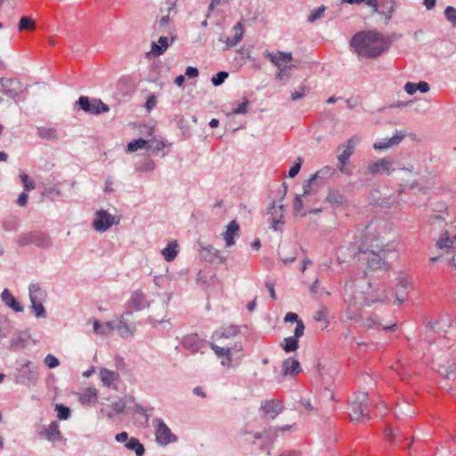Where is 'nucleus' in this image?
<instances>
[{"label":"nucleus","instance_id":"obj_31","mask_svg":"<svg viewBox=\"0 0 456 456\" xmlns=\"http://www.w3.org/2000/svg\"><path fill=\"white\" fill-rule=\"evenodd\" d=\"M326 201L329 202L332 207L338 208L342 206L345 201V196L337 190H330L326 197Z\"/></svg>","mask_w":456,"mask_h":456},{"label":"nucleus","instance_id":"obj_25","mask_svg":"<svg viewBox=\"0 0 456 456\" xmlns=\"http://www.w3.org/2000/svg\"><path fill=\"white\" fill-rule=\"evenodd\" d=\"M116 328V322L110 321L102 324L97 320H93V330L95 334L109 336Z\"/></svg>","mask_w":456,"mask_h":456},{"label":"nucleus","instance_id":"obj_48","mask_svg":"<svg viewBox=\"0 0 456 456\" xmlns=\"http://www.w3.org/2000/svg\"><path fill=\"white\" fill-rule=\"evenodd\" d=\"M2 226L7 232L16 231L19 227V221L17 218L6 219L3 222Z\"/></svg>","mask_w":456,"mask_h":456},{"label":"nucleus","instance_id":"obj_6","mask_svg":"<svg viewBox=\"0 0 456 456\" xmlns=\"http://www.w3.org/2000/svg\"><path fill=\"white\" fill-rule=\"evenodd\" d=\"M151 315L149 319L154 323H163L164 328L169 329L171 324L168 321H165L164 318L167 314V298L165 296H159L157 300L151 302Z\"/></svg>","mask_w":456,"mask_h":456},{"label":"nucleus","instance_id":"obj_33","mask_svg":"<svg viewBox=\"0 0 456 456\" xmlns=\"http://www.w3.org/2000/svg\"><path fill=\"white\" fill-rule=\"evenodd\" d=\"M97 398V390L94 387H87L79 394L78 400L82 404L89 405Z\"/></svg>","mask_w":456,"mask_h":456},{"label":"nucleus","instance_id":"obj_56","mask_svg":"<svg viewBox=\"0 0 456 456\" xmlns=\"http://www.w3.org/2000/svg\"><path fill=\"white\" fill-rule=\"evenodd\" d=\"M44 363L50 369L56 368L60 365L59 360L53 354H47L44 359Z\"/></svg>","mask_w":456,"mask_h":456},{"label":"nucleus","instance_id":"obj_3","mask_svg":"<svg viewBox=\"0 0 456 456\" xmlns=\"http://www.w3.org/2000/svg\"><path fill=\"white\" fill-rule=\"evenodd\" d=\"M368 401V394L365 392H358L349 399L348 403L352 410V420L360 422L364 418H366L367 419H370L369 412L367 411Z\"/></svg>","mask_w":456,"mask_h":456},{"label":"nucleus","instance_id":"obj_44","mask_svg":"<svg viewBox=\"0 0 456 456\" xmlns=\"http://www.w3.org/2000/svg\"><path fill=\"white\" fill-rule=\"evenodd\" d=\"M361 325L367 329H375L376 327L381 325V322L379 318L377 315H374L366 319H362Z\"/></svg>","mask_w":456,"mask_h":456},{"label":"nucleus","instance_id":"obj_19","mask_svg":"<svg viewBox=\"0 0 456 456\" xmlns=\"http://www.w3.org/2000/svg\"><path fill=\"white\" fill-rule=\"evenodd\" d=\"M146 306L151 307V304L147 301L143 293L139 290L133 292L130 300L127 303V311H141Z\"/></svg>","mask_w":456,"mask_h":456},{"label":"nucleus","instance_id":"obj_28","mask_svg":"<svg viewBox=\"0 0 456 456\" xmlns=\"http://www.w3.org/2000/svg\"><path fill=\"white\" fill-rule=\"evenodd\" d=\"M239 334V328L235 325H231L228 328L216 330L212 335V339L220 340L222 338H230L236 337Z\"/></svg>","mask_w":456,"mask_h":456},{"label":"nucleus","instance_id":"obj_51","mask_svg":"<svg viewBox=\"0 0 456 456\" xmlns=\"http://www.w3.org/2000/svg\"><path fill=\"white\" fill-rule=\"evenodd\" d=\"M20 178L21 183H23V187L25 191H31L36 188V183L33 181L29 180V177L25 173H21L20 175Z\"/></svg>","mask_w":456,"mask_h":456},{"label":"nucleus","instance_id":"obj_24","mask_svg":"<svg viewBox=\"0 0 456 456\" xmlns=\"http://www.w3.org/2000/svg\"><path fill=\"white\" fill-rule=\"evenodd\" d=\"M239 230V224L235 220L230 222L227 225L226 232L223 233L226 247H232L235 244L234 237L238 235Z\"/></svg>","mask_w":456,"mask_h":456},{"label":"nucleus","instance_id":"obj_18","mask_svg":"<svg viewBox=\"0 0 456 456\" xmlns=\"http://www.w3.org/2000/svg\"><path fill=\"white\" fill-rule=\"evenodd\" d=\"M405 137V133L403 131H396L391 138H383L379 142H374L373 148L377 151H384L393 146L398 145Z\"/></svg>","mask_w":456,"mask_h":456},{"label":"nucleus","instance_id":"obj_7","mask_svg":"<svg viewBox=\"0 0 456 456\" xmlns=\"http://www.w3.org/2000/svg\"><path fill=\"white\" fill-rule=\"evenodd\" d=\"M37 368L32 365L30 361H26L20 370V373L15 376V382L27 387H31L37 383Z\"/></svg>","mask_w":456,"mask_h":456},{"label":"nucleus","instance_id":"obj_8","mask_svg":"<svg viewBox=\"0 0 456 456\" xmlns=\"http://www.w3.org/2000/svg\"><path fill=\"white\" fill-rule=\"evenodd\" d=\"M77 105L85 112L93 115H99L110 110L109 106L103 103L100 99L90 100L87 96H80L77 102Z\"/></svg>","mask_w":456,"mask_h":456},{"label":"nucleus","instance_id":"obj_2","mask_svg":"<svg viewBox=\"0 0 456 456\" xmlns=\"http://www.w3.org/2000/svg\"><path fill=\"white\" fill-rule=\"evenodd\" d=\"M347 256L357 257L358 261L366 262L367 267L370 270H387L384 260L385 251L380 250L378 245L368 246L363 242L357 247H341L338 250V260L345 261Z\"/></svg>","mask_w":456,"mask_h":456},{"label":"nucleus","instance_id":"obj_40","mask_svg":"<svg viewBox=\"0 0 456 456\" xmlns=\"http://www.w3.org/2000/svg\"><path fill=\"white\" fill-rule=\"evenodd\" d=\"M336 173V170L330 167H324L323 168L318 170L315 174L312 175L313 179H325L330 177L332 175Z\"/></svg>","mask_w":456,"mask_h":456},{"label":"nucleus","instance_id":"obj_57","mask_svg":"<svg viewBox=\"0 0 456 456\" xmlns=\"http://www.w3.org/2000/svg\"><path fill=\"white\" fill-rule=\"evenodd\" d=\"M325 10H326V7L322 5L319 8H317L316 10L313 11L307 19L308 21L311 23L314 22L316 20H318L319 18L322 17V15L325 12Z\"/></svg>","mask_w":456,"mask_h":456},{"label":"nucleus","instance_id":"obj_10","mask_svg":"<svg viewBox=\"0 0 456 456\" xmlns=\"http://www.w3.org/2000/svg\"><path fill=\"white\" fill-rule=\"evenodd\" d=\"M360 142V139L357 136H352L349 138L345 144H342L338 151H342L341 153L338 156V160L339 162L338 169L340 172L345 173V165L348 162L349 158L353 155L356 145Z\"/></svg>","mask_w":456,"mask_h":456},{"label":"nucleus","instance_id":"obj_62","mask_svg":"<svg viewBox=\"0 0 456 456\" xmlns=\"http://www.w3.org/2000/svg\"><path fill=\"white\" fill-rule=\"evenodd\" d=\"M314 181L315 180L313 179V176L311 175V177L308 180L304 182V184H303L304 191H303L302 196H306L311 192L312 184Z\"/></svg>","mask_w":456,"mask_h":456},{"label":"nucleus","instance_id":"obj_50","mask_svg":"<svg viewBox=\"0 0 456 456\" xmlns=\"http://www.w3.org/2000/svg\"><path fill=\"white\" fill-rule=\"evenodd\" d=\"M444 16L452 26L456 27V8L452 6H447L444 10Z\"/></svg>","mask_w":456,"mask_h":456},{"label":"nucleus","instance_id":"obj_11","mask_svg":"<svg viewBox=\"0 0 456 456\" xmlns=\"http://www.w3.org/2000/svg\"><path fill=\"white\" fill-rule=\"evenodd\" d=\"M2 93L7 97L15 100L24 90L21 82L15 78H0Z\"/></svg>","mask_w":456,"mask_h":456},{"label":"nucleus","instance_id":"obj_5","mask_svg":"<svg viewBox=\"0 0 456 456\" xmlns=\"http://www.w3.org/2000/svg\"><path fill=\"white\" fill-rule=\"evenodd\" d=\"M17 243L20 247L34 244L39 248H49L52 246V239L45 232L34 231L20 234L17 237Z\"/></svg>","mask_w":456,"mask_h":456},{"label":"nucleus","instance_id":"obj_34","mask_svg":"<svg viewBox=\"0 0 456 456\" xmlns=\"http://www.w3.org/2000/svg\"><path fill=\"white\" fill-rule=\"evenodd\" d=\"M178 244L175 240L169 241L166 248L161 250V254L167 262L173 261L178 254Z\"/></svg>","mask_w":456,"mask_h":456},{"label":"nucleus","instance_id":"obj_43","mask_svg":"<svg viewBox=\"0 0 456 456\" xmlns=\"http://www.w3.org/2000/svg\"><path fill=\"white\" fill-rule=\"evenodd\" d=\"M166 147V142L162 140H149L148 144L146 146L148 151H152L154 152H159L162 151Z\"/></svg>","mask_w":456,"mask_h":456},{"label":"nucleus","instance_id":"obj_13","mask_svg":"<svg viewBox=\"0 0 456 456\" xmlns=\"http://www.w3.org/2000/svg\"><path fill=\"white\" fill-rule=\"evenodd\" d=\"M200 256L201 260L211 264H222L226 260V256L212 245L204 246L200 243Z\"/></svg>","mask_w":456,"mask_h":456},{"label":"nucleus","instance_id":"obj_64","mask_svg":"<svg viewBox=\"0 0 456 456\" xmlns=\"http://www.w3.org/2000/svg\"><path fill=\"white\" fill-rule=\"evenodd\" d=\"M416 90L425 94L430 90V86L428 82L419 81V83H416Z\"/></svg>","mask_w":456,"mask_h":456},{"label":"nucleus","instance_id":"obj_1","mask_svg":"<svg viewBox=\"0 0 456 456\" xmlns=\"http://www.w3.org/2000/svg\"><path fill=\"white\" fill-rule=\"evenodd\" d=\"M351 46L362 58H377L389 46V41L375 30L362 31L354 35Z\"/></svg>","mask_w":456,"mask_h":456},{"label":"nucleus","instance_id":"obj_23","mask_svg":"<svg viewBox=\"0 0 456 456\" xmlns=\"http://www.w3.org/2000/svg\"><path fill=\"white\" fill-rule=\"evenodd\" d=\"M1 299L4 305L15 313H22L24 311L20 303L12 295L8 289H4L1 293Z\"/></svg>","mask_w":456,"mask_h":456},{"label":"nucleus","instance_id":"obj_49","mask_svg":"<svg viewBox=\"0 0 456 456\" xmlns=\"http://www.w3.org/2000/svg\"><path fill=\"white\" fill-rule=\"evenodd\" d=\"M229 73L226 71H219L211 78V82L215 86H221L224 80L228 77Z\"/></svg>","mask_w":456,"mask_h":456},{"label":"nucleus","instance_id":"obj_16","mask_svg":"<svg viewBox=\"0 0 456 456\" xmlns=\"http://www.w3.org/2000/svg\"><path fill=\"white\" fill-rule=\"evenodd\" d=\"M131 312L126 311L124 315L121 316L119 321L116 322L115 330L118 332L120 337L126 338L132 337L136 330V324L129 320Z\"/></svg>","mask_w":456,"mask_h":456},{"label":"nucleus","instance_id":"obj_37","mask_svg":"<svg viewBox=\"0 0 456 456\" xmlns=\"http://www.w3.org/2000/svg\"><path fill=\"white\" fill-rule=\"evenodd\" d=\"M101 380L105 387H110L113 381L118 379V374L108 369H102L100 371Z\"/></svg>","mask_w":456,"mask_h":456},{"label":"nucleus","instance_id":"obj_29","mask_svg":"<svg viewBox=\"0 0 456 456\" xmlns=\"http://www.w3.org/2000/svg\"><path fill=\"white\" fill-rule=\"evenodd\" d=\"M29 301H44L46 298V292L42 289L39 284L31 283L28 287Z\"/></svg>","mask_w":456,"mask_h":456},{"label":"nucleus","instance_id":"obj_46","mask_svg":"<svg viewBox=\"0 0 456 456\" xmlns=\"http://www.w3.org/2000/svg\"><path fill=\"white\" fill-rule=\"evenodd\" d=\"M296 67L295 65H281L279 68V71L276 74V78L279 80H282L284 77H290V70L292 68Z\"/></svg>","mask_w":456,"mask_h":456},{"label":"nucleus","instance_id":"obj_45","mask_svg":"<svg viewBox=\"0 0 456 456\" xmlns=\"http://www.w3.org/2000/svg\"><path fill=\"white\" fill-rule=\"evenodd\" d=\"M27 344V339L24 338L22 336L18 335L17 337L13 338L10 342V348L12 350L19 349V348H24Z\"/></svg>","mask_w":456,"mask_h":456},{"label":"nucleus","instance_id":"obj_54","mask_svg":"<svg viewBox=\"0 0 456 456\" xmlns=\"http://www.w3.org/2000/svg\"><path fill=\"white\" fill-rule=\"evenodd\" d=\"M221 364L224 367L234 368V367L239 366L240 361L238 359L233 361L232 358V354H228L225 357H223V360L221 361Z\"/></svg>","mask_w":456,"mask_h":456},{"label":"nucleus","instance_id":"obj_9","mask_svg":"<svg viewBox=\"0 0 456 456\" xmlns=\"http://www.w3.org/2000/svg\"><path fill=\"white\" fill-rule=\"evenodd\" d=\"M153 424H156V442L160 446H167L171 443L177 441V436L172 433L171 429L167 426L161 419H153Z\"/></svg>","mask_w":456,"mask_h":456},{"label":"nucleus","instance_id":"obj_22","mask_svg":"<svg viewBox=\"0 0 456 456\" xmlns=\"http://www.w3.org/2000/svg\"><path fill=\"white\" fill-rule=\"evenodd\" d=\"M126 407V401L123 399H118V401L114 402L109 408H102L100 412L109 419H113L117 415L123 413Z\"/></svg>","mask_w":456,"mask_h":456},{"label":"nucleus","instance_id":"obj_39","mask_svg":"<svg viewBox=\"0 0 456 456\" xmlns=\"http://www.w3.org/2000/svg\"><path fill=\"white\" fill-rule=\"evenodd\" d=\"M43 301H37V302H34V301H30L31 303V305H30V311L34 314V315L37 317V318H45V309L42 304Z\"/></svg>","mask_w":456,"mask_h":456},{"label":"nucleus","instance_id":"obj_26","mask_svg":"<svg viewBox=\"0 0 456 456\" xmlns=\"http://www.w3.org/2000/svg\"><path fill=\"white\" fill-rule=\"evenodd\" d=\"M182 345L185 349L197 353L201 347V340L196 334H191L183 338Z\"/></svg>","mask_w":456,"mask_h":456},{"label":"nucleus","instance_id":"obj_35","mask_svg":"<svg viewBox=\"0 0 456 456\" xmlns=\"http://www.w3.org/2000/svg\"><path fill=\"white\" fill-rule=\"evenodd\" d=\"M38 137L45 140H56L59 137L58 131L54 127L40 126L37 129Z\"/></svg>","mask_w":456,"mask_h":456},{"label":"nucleus","instance_id":"obj_27","mask_svg":"<svg viewBox=\"0 0 456 456\" xmlns=\"http://www.w3.org/2000/svg\"><path fill=\"white\" fill-rule=\"evenodd\" d=\"M233 32H234V35H233L232 38L227 37L225 39V45H226L227 49L237 45L242 40L244 31H243V26H242L241 22H238L233 27Z\"/></svg>","mask_w":456,"mask_h":456},{"label":"nucleus","instance_id":"obj_30","mask_svg":"<svg viewBox=\"0 0 456 456\" xmlns=\"http://www.w3.org/2000/svg\"><path fill=\"white\" fill-rule=\"evenodd\" d=\"M126 449L134 452L135 456H143L145 453L144 445L136 437L131 436L127 444H125Z\"/></svg>","mask_w":456,"mask_h":456},{"label":"nucleus","instance_id":"obj_47","mask_svg":"<svg viewBox=\"0 0 456 456\" xmlns=\"http://www.w3.org/2000/svg\"><path fill=\"white\" fill-rule=\"evenodd\" d=\"M55 410L57 411V416L60 419H67L70 416L69 408L67 406H64L63 404H56Z\"/></svg>","mask_w":456,"mask_h":456},{"label":"nucleus","instance_id":"obj_12","mask_svg":"<svg viewBox=\"0 0 456 456\" xmlns=\"http://www.w3.org/2000/svg\"><path fill=\"white\" fill-rule=\"evenodd\" d=\"M118 221L116 222L118 224ZM115 224V216L108 211L101 209L96 212L95 218L93 222V227L95 231L104 232Z\"/></svg>","mask_w":456,"mask_h":456},{"label":"nucleus","instance_id":"obj_15","mask_svg":"<svg viewBox=\"0 0 456 456\" xmlns=\"http://www.w3.org/2000/svg\"><path fill=\"white\" fill-rule=\"evenodd\" d=\"M268 214L271 219L270 228L279 231V224H284V205L277 204L276 200H272L268 207Z\"/></svg>","mask_w":456,"mask_h":456},{"label":"nucleus","instance_id":"obj_4","mask_svg":"<svg viewBox=\"0 0 456 456\" xmlns=\"http://www.w3.org/2000/svg\"><path fill=\"white\" fill-rule=\"evenodd\" d=\"M419 175V172L412 165L407 167H395L392 176L401 187L398 193L402 194L404 191V187L408 184L414 188L417 185V176Z\"/></svg>","mask_w":456,"mask_h":456},{"label":"nucleus","instance_id":"obj_53","mask_svg":"<svg viewBox=\"0 0 456 456\" xmlns=\"http://www.w3.org/2000/svg\"><path fill=\"white\" fill-rule=\"evenodd\" d=\"M302 162L303 159L301 157H297L293 167H291L290 169L289 170V177L293 178L299 173Z\"/></svg>","mask_w":456,"mask_h":456},{"label":"nucleus","instance_id":"obj_14","mask_svg":"<svg viewBox=\"0 0 456 456\" xmlns=\"http://www.w3.org/2000/svg\"><path fill=\"white\" fill-rule=\"evenodd\" d=\"M395 162L389 158H382L368 167V172L371 175L386 174L393 175L395 172Z\"/></svg>","mask_w":456,"mask_h":456},{"label":"nucleus","instance_id":"obj_32","mask_svg":"<svg viewBox=\"0 0 456 456\" xmlns=\"http://www.w3.org/2000/svg\"><path fill=\"white\" fill-rule=\"evenodd\" d=\"M42 435L45 436V437L51 441L55 442L61 438V433L59 431V426L57 422H52L48 428H45L42 431Z\"/></svg>","mask_w":456,"mask_h":456},{"label":"nucleus","instance_id":"obj_59","mask_svg":"<svg viewBox=\"0 0 456 456\" xmlns=\"http://www.w3.org/2000/svg\"><path fill=\"white\" fill-rule=\"evenodd\" d=\"M155 169V163L152 160H147L142 164L137 170L140 172H152Z\"/></svg>","mask_w":456,"mask_h":456},{"label":"nucleus","instance_id":"obj_61","mask_svg":"<svg viewBox=\"0 0 456 456\" xmlns=\"http://www.w3.org/2000/svg\"><path fill=\"white\" fill-rule=\"evenodd\" d=\"M278 254L280 256L281 260L284 264L293 263L297 259V253L296 252H294L291 256H287L285 253H283L281 251H279Z\"/></svg>","mask_w":456,"mask_h":456},{"label":"nucleus","instance_id":"obj_42","mask_svg":"<svg viewBox=\"0 0 456 456\" xmlns=\"http://www.w3.org/2000/svg\"><path fill=\"white\" fill-rule=\"evenodd\" d=\"M209 346L211 349L215 352L217 357L223 358L227 356L228 354H231V348L230 347H224V346H219L214 342H209Z\"/></svg>","mask_w":456,"mask_h":456},{"label":"nucleus","instance_id":"obj_20","mask_svg":"<svg viewBox=\"0 0 456 456\" xmlns=\"http://www.w3.org/2000/svg\"><path fill=\"white\" fill-rule=\"evenodd\" d=\"M284 406L281 401L268 400L261 404V409L265 415H269L272 419L276 418L283 410Z\"/></svg>","mask_w":456,"mask_h":456},{"label":"nucleus","instance_id":"obj_38","mask_svg":"<svg viewBox=\"0 0 456 456\" xmlns=\"http://www.w3.org/2000/svg\"><path fill=\"white\" fill-rule=\"evenodd\" d=\"M436 245L440 249H449L452 248L453 240L450 238L449 232L445 231L444 234L436 240Z\"/></svg>","mask_w":456,"mask_h":456},{"label":"nucleus","instance_id":"obj_60","mask_svg":"<svg viewBox=\"0 0 456 456\" xmlns=\"http://www.w3.org/2000/svg\"><path fill=\"white\" fill-rule=\"evenodd\" d=\"M314 320L316 322H325L328 323L324 306H322L321 309L314 314Z\"/></svg>","mask_w":456,"mask_h":456},{"label":"nucleus","instance_id":"obj_17","mask_svg":"<svg viewBox=\"0 0 456 456\" xmlns=\"http://www.w3.org/2000/svg\"><path fill=\"white\" fill-rule=\"evenodd\" d=\"M305 325L303 322H298L294 330V336L285 338L281 344L286 353L295 352L298 348V338L304 335Z\"/></svg>","mask_w":456,"mask_h":456},{"label":"nucleus","instance_id":"obj_58","mask_svg":"<svg viewBox=\"0 0 456 456\" xmlns=\"http://www.w3.org/2000/svg\"><path fill=\"white\" fill-rule=\"evenodd\" d=\"M263 55L264 57L267 58L268 60H270L273 65H275L276 67H281V65L282 64L281 63V59L280 57V55H276L273 53H270L268 51H265L263 53Z\"/></svg>","mask_w":456,"mask_h":456},{"label":"nucleus","instance_id":"obj_36","mask_svg":"<svg viewBox=\"0 0 456 456\" xmlns=\"http://www.w3.org/2000/svg\"><path fill=\"white\" fill-rule=\"evenodd\" d=\"M158 45L155 42H152L151 44V52L159 56L164 53V52L167 50V48L169 45L168 38L167 37H160L159 38Z\"/></svg>","mask_w":456,"mask_h":456},{"label":"nucleus","instance_id":"obj_41","mask_svg":"<svg viewBox=\"0 0 456 456\" xmlns=\"http://www.w3.org/2000/svg\"><path fill=\"white\" fill-rule=\"evenodd\" d=\"M147 144H148V141L144 140L142 138L133 140L127 144V151L128 152L136 151L139 149L146 148Z\"/></svg>","mask_w":456,"mask_h":456},{"label":"nucleus","instance_id":"obj_55","mask_svg":"<svg viewBox=\"0 0 456 456\" xmlns=\"http://www.w3.org/2000/svg\"><path fill=\"white\" fill-rule=\"evenodd\" d=\"M249 102L248 99H244L243 102L240 103L236 109H234L231 115L245 114L248 111Z\"/></svg>","mask_w":456,"mask_h":456},{"label":"nucleus","instance_id":"obj_52","mask_svg":"<svg viewBox=\"0 0 456 456\" xmlns=\"http://www.w3.org/2000/svg\"><path fill=\"white\" fill-rule=\"evenodd\" d=\"M34 28V22L33 20L27 16H23L20 18L19 22V29H33Z\"/></svg>","mask_w":456,"mask_h":456},{"label":"nucleus","instance_id":"obj_21","mask_svg":"<svg viewBox=\"0 0 456 456\" xmlns=\"http://www.w3.org/2000/svg\"><path fill=\"white\" fill-rule=\"evenodd\" d=\"M301 371L300 362L295 358L289 357L282 362L281 373L284 376L296 377Z\"/></svg>","mask_w":456,"mask_h":456},{"label":"nucleus","instance_id":"obj_63","mask_svg":"<svg viewBox=\"0 0 456 456\" xmlns=\"http://www.w3.org/2000/svg\"><path fill=\"white\" fill-rule=\"evenodd\" d=\"M302 195H296L293 201L294 211L299 213L303 208Z\"/></svg>","mask_w":456,"mask_h":456}]
</instances>
